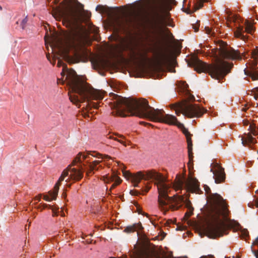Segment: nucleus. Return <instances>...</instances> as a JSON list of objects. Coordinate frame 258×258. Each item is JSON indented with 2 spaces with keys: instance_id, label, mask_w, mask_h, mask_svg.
Returning <instances> with one entry per match:
<instances>
[{
  "instance_id": "obj_15",
  "label": "nucleus",
  "mask_w": 258,
  "mask_h": 258,
  "mask_svg": "<svg viewBox=\"0 0 258 258\" xmlns=\"http://www.w3.org/2000/svg\"><path fill=\"white\" fill-rule=\"evenodd\" d=\"M211 171L214 174L215 181L216 183L223 182L225 180V173L224 169L218 163H215L213 164V168L211 169Z\"/></svg>"
},
{
  "instance_id": "obj_31",
  "label": "nucleus",
  "mask_w": 258,
  "mask_h": 258,
  "mask_svg": "<svg viewBox=\"0 0 258 258\" xmlns=\"http://www.w3.org/2000/svg\"><path fill=\"white\" fill-rule=\"evenodd\" d=\"M150 188H151V186L150 185H146L145 189H144L145 192H147L150 190Z\"/></svg>"
},
{
  "instance_id": "obj_51",
  "label": "nucleus",
  "mask_w": 258,
  "mask_h": 258,
  "mask_svg": "<svg viewBox=\"0 0 258 258\" xmlns=\"http://www.w3.org/2000/svg\"><path fill=\"white\" fill-rule=\"evenodd\" d=\"M83 29H84V28L83 26H82L81 28V30H83Z\"/></svg>"
},
{
  "instance_id": "obj_52",
  "label": "nucleus",
  "mask_w": 258,
  "mask_h": 258,
  "mask_svg": "<svg viewBox=\"0 0 258 258\" xmlns=\"http://www.w3.org/2000/svg\"><path fill=\"white\" fill-rule=\"evenodd\" d=\"M53 16H54V18H55L56 19V16H55V14H53Z\"/></svg>"
},
{
  "instance_id": "obj_53",
  "label": "nucleus",
  "mask_w": 258,
  "mask_h": 258,
  "mask_svg": "<svg viewBox=\"0 0 258 258\" xmlns=\"http://www.w3.org/2000/svg\"><path fill=\"white\" fill-rule=\"evenodd\" d=\"M64 77H65V76H64V77H63V76H62V77L63 78H62V82H64V80H63V78H64Z\"/></svg>"
},
{
  "instance_id": "obj_39",
  "label": "nucleus",
  "mask_w": 258,
  "mask_h": 258,
  "mask_svg": "<svg viewBox=\"0 0 258 258\" xmlns=\"http://www.w3.org/2000/svg\"><path fill=\"white\" fill-rule=\"evenodd\" d=\"M62 197L66 199V197H67V194H66V190L64 189L63 190V193L62 194Z\"/></svg>"
},
{
  "instance_id": "obj_21",
  "label": "nucleus",
  "mask_w": 258,
  "mask_h": 258,
  "mask_svg": "<svg viewBox=\"0 0 258 258\" xmlns=\"http://www.w3.org/2000/svg\"><path fill=\"white\" fill-rule=\"evenodd\" d=\"M244 72L245 75L250 76L252 80H255L258 79V71L256 70L254 68L250 70H244Z\"/></svg>"
},
{
  "instance_id": "obj_13",
  "label": "nucleus",
  "mask_w": 258,
  "mask_h": 258,
  "mask_svg": "<svg viewBox=\"0 0 258 258\" xmlns=\"http://www.w3.org/2000/svg\"><path fill=\"white\" fill-rule=\"evenodd\" d=\"M130 23L127 18H122L117 14L112 16L109 22L110 26L116 30L125 27Z\"/></svg>"
},
{
  "instance_id": "obj_56",
  "label": "nucleus",
  "mask_w": 258,
  "mask_h": 258,
  "mask_svg": "<svg viewBox=\"0 0 258 258\" xmlns=\"http://www.w3.org/2000/svg\"><path fill=\"white\" fill-rule=\"evenodd\" d=\"M169 26H172L171 25L168 24Z\"/></svg>"
},
{
  "instance_id": "obj_1",
  "label": "nucleus",
  "mask_w": 258,
  "mask_h": 258,
  "mask_svg": "<svg viewBox=\"0 0 258 258\" xmlns=\"http://www.w3.org/2000/svg\"><path fill=\"white\" fill-rule=\"evenodd\" d=\"M113 101L109 103L113 115L125 117L130 115L145 118L151 121L175 125L178 127H184L176 117L172 115L165 114L163 109H155L151 107L148 101L145 99L134 100L123 98L114 93L110 94Z\"/></svg>"
},
{
  "instance_id": "obj_57",
  "label": "nucleus",
  "mask_w": 258,
  "mask_h": 258,
  "mask_svg": "<svg viewBox=\"0 0 258 258\" xmlns=\"http://www.w3.org/2000/svg\"><path fill=\"white\" fill-rule=\"evenodd\" d=\"M225 258H230V257H225Z\"/></svg>"
},
{
  "instance_id": "obj_47",
  "label": "nucleus",
  "mask_w": 258,
  "mask_h": 258,
  "mask_svg": "<svg viewBox=\"0 0 258 258\" xmlns=\"http://www.w3.org/2000/svg\"><path fill=\"white\" fill-rule=\"evenodd\" d=\"M104 157L105 158H106L107 159L110 158V157L109 156H108V155H105Z\"/></svg>"
},
{
  "instance_id": "obj_44",
  "label": "nucleus",
  "mask_w": 258,
  "mask_h": 258,
  "mask_svg": "<svg viewBox=\"0 0 258 258\" xmlns=\"http://www.w3.org/2000/svg\"><path fill=\"white\" fill-rule=\"evenodd\" d=\"M254 92H258V87H256L253 89Z\"/></svg>"
},
{
  "instance_id": "obj_3",
  "label": "nucleus",
  "mask_w": 258,
  "mask_h": 258,
  "mask_svg": "<svg viewBox=\"0 0 258 258\" xmlns=\"http://www.w3.org/2000/svg\"><path fill=\"white\" fill-rule=\"evenodd\" d=\"M122 173L124 177L126 179L130 180L134 183V186L136 187H139V183L142 179L155 180L156 181L155 184L157 185L159 193L158 200L159 207L163 212L164 215L169 210L172 211L178 210L184 202L186 203V207L189 210V212L185 213V216L188 218L192 214L194 208L191 207L189 200H185L183 196H174L173 197H169L167 195L168 189L170 186L165 183L166 179L162 174L153 170L147 171L145 173L139 171L133 174L128 171L123 170Z\"/></svg>"
},
{
  "instance_id": "obj_12",
  "label": "nucleus",
  "mask_w": 258,
  "mask_h": 258,
  "mask_svg": "<svg viewBox=\"0 0 258 258\" xmlns=\"http://www.w3.org/2000/svg\"><path fill=\"white\" fill-rule=\"evenodd\" d=\"M59 15L63 17L69 25L76 26L80 20V15L72 8L65 11L59 10Z\"/></svg>"
},
{
  "instance_id": "obj_28",
  "label": "nucleus",
  "mask_w": 258,
  "mask_h": 258,
  "mask_svg": "<svg viewBox=\"0 0 258 258\" xmlns=\"http://www.w3.org/2000/svg\"><path fill=\"white\" fill-rule=\"evenodd\" d=\"M27 22H28V18H27V17H26L25 18H24L22 21L21 25L22 29H24V28H25V27L26 26V24H27Z\"/></svg>"
},
{
  "instance_id": "obj_6",
  "label": "nucleus",
  "mask_w": 258,
  "mask_h": 258,
  "mask_svg": "<svg viewBox=\"0 0 258 258\" xmlns=\"http://www.w3.org/2000/svg\"><path fill=\"white\" fill-rule=\"evenodd\" d=\"M92 157L103 158L102 155L95 152H88L87 153H79L74 159L72 163L64 169L57 182L55 183L53 191H49V195L52 197V200H56L59 187L61 182L64 180V178L69 175L68 179H71L74 180H80L83 177V173L86 170V175L90 176L94 173V170H98L101 166L99 164L100 161L94 160L91 161Z\"/></svg>"
},
{
  "instance_id": "obj_48",
  "label": "nucleus",
  "mask_w": 258,
  "mask_h": 258,
  "mask_svg": "<svg viewBox=\"0 0 258 258\" xmlns=\"http://www.w3.org/2000/svg\"><path fill=\"white\" fill-rule=\"evenodd\" d=\"M47 59H48L49 61H50V59H49V56L48 55H47Z\"/></svg>"
},
{
  "instance_id": "obj_45",
  "label": "nucleus",
  "mask_w": 258,
  "mask_h": 258,
  "mask_svg": "<svg viewBox=\"0 0 258 258\" xmlns=\"http://www.w3.org/2000/svg\"><path fill=\"white\" fill-rule=\"evenodd\" d=\"M248 108H246V106H245L244 107H243L242 109V110L243 111H245Z\"/></svg>"
},
{
  "instance_id": "obj_36",
  "label": "nucleus",
  "mask_w": 258,
  "mask_h": 258,
  "mask_svg": "<svg viewBox=\"0 0 258 258\" xmlns=\"http://www.w3.org/2000/svg\"><path fill=\"white\" fill-rule=\"evenodd\" d=\"M41 195H38L37 196H36L35 197V200H37L38 201H40V199H41Z\"/></svg>"
},
{
  "instance_id": "obj_27",
  "label": "nucleus",
  "mask_w": 258,
  "mask_h": 258,
  "mask_svg": "<svg viewBox=\"0 0 258 258\" xmlns=\"http://www.w3.org/2000/svg\"><path fill=\"white\" fill-rule=\"evenodd\" d=\"M240 236L243 238H246L248 236V232L246 229L242 230L240 232Z\"/></svg>"
},
{
  "instance_id": "obj_22",
  "label": "nucleus",
  "mask_w": 258,
  "mask_h": 258,
  "mask_svg": "<svg viewBox=\"0 0 258 258\" xmlns=\"http://www.w3.org/2000/svg\"><path fill=\"white\" fill-rule=\"evenodd\" d=\"M244 25L245 28H244V32L252 34L254 32V28L253 25L248 20L245 21Z\"/></svg>"
},
{
  "instance_id": "obj_55",
  "label": "nucleus",
  "mask_w": 258,
  "mask_h": 258,
  "mask_svg": "<svg viewBox=\"0 0 258 258\" xmlns=\"http://www.w3.org/2000/svg\"><path fill=\"white\" fill-rule=\"evenodd\" d=\"M0 10H2V7L0 6Z\"/></svg>"
},
{
  "instance_id": "obj_18",
  "label": "nucleus",
  "mask_w": 258,
  "mask_h": 258,
  "mask_svg": "<svg viewBox=\"0 0 258 258\" xmlns=\"http://www.w3.org/2000/svg\"><path fill=\"white\" fill-rule=\"evenodd\" d=\"M143 229V228L141 225V223L140 222L138 223L134 224L132 225L126 226L125 228L124 231L127 233H130L134 232L135 231H137V234L138 235H139L140 232H142Z\"/></svg>"
},
{
  "instance_id": "obj_7",
  "label": "nucleus",
  "mask_w": 258,
  "mask_h": 258,
  "mask_svg": "<svg viewBox=\"0 0 258 258\" xmlns=\"http://www.w3.org/2000/svg\"><path fill=\"white\" fill-rule=\"evenodd\" d=\"M51 39V47L56 48L69 63H78L83 60L84 40L81 31L74 30L63 38L54 36Z\"/></svg>"
},
{
  "instance_id": "obj_41",
  "label": "nucleus",
  "mask_w": 258,
  "mask_h": 258,
  "mask_svg": "<svg viewBox=\"0 0 258 258\" xmlns=\"http://www.w3.org/2000/svg\"><path fill=\"white\" fill-rule=\"evenodd\" d=\"M98 31H99V30H98V29L97 28H95L94 30H93V32L95 34H97Z\"/></svg>"
},
{
  "instance_id": "obj_43",
  "label": "nucleus",
  "mask_w": 258,
  "mask_h": 258,
  "mask_svg": "<svg viewBox=\"0 0 258 258\" xmlns=\"http://www.w3.org/2000/svg\"><path fill=\"white\" fill-rule=\"evenodd\" d=\"M189 100H194L195 99V97H194V96L190 95H189Z\"/></svg>"
},
{
  "instance_id": "obj_29",
  "label": "nucleus",
  "mask_w": 258,
  "mask_h": 258,
  "mask_svg": "<svg viewBox=\"0 0 258 258\" xmlns=\"http://www.w3.org/2000/svg\"><path fill=\"white\" fill-rule=\"evenodd\" d=\"M251 55L254 59L258 57V49L253 50L251 52Z\"/></svg>"
},
{
  "instance_id": "obj_17",
  "label": "nucleus",
  "mask_w": 258,
  "mask_h": 258,
  "mask_svg": "<svg viewBox=\"0 0 258 258\" xmlns=\"http://www.w3.org/2000/svg\"><path fill=\"white\" fill-rule=\"evenodd\" d=\"M183 132L186 137V140H187V142L188 158H189V161L191 162L193 160L194 156H193V153L192 152V144L191 139L190 137V134L188 132V131L186 130L185 128H184V130H183Z\"/></svg>"
},
{
  "instance_id": "obj_46",
  "label": "nucleus",
  "mask_w": 258,
  "mask_h": 258,
  "mask_svg": "<svg viewBox=\"0 0 258 258\" xmlns=\"http://www.w3.org/2000/svg\"><path fill=\"white\" fill-rule=\"evenodd\" d=\"M257 98H258V95H255L254 96V98L255 100H257Z\"/></svg>"
},
{
  "instance_id": "obj_20",
  "label": "nucleus",
  "mask_w": 258,
  "mask_h": 258,
  "mask_svg": "<svg viewBox=\"0 0 258 258\" xmlns=\"http://www.w3.org/2000/svg\"><path fill=\"white\" fill-rule=\"evenodd\" d=\"M244 27L243 26H239L235 32L234 35L236 37L239 38L242 40L245 41L247 39V37L244 35Z\"/></svg>"
},
{
  "instance_id": "obj_24",
  "label": "nucleus",
  "mask_w": 258,
  "mask_h": 258,
  "mask_svg": "<svg viewBox=\"0 0 258 258\" xmlns=\"http://www.w3.org/2000/svg\"><path fill=\"white\" fill-rule=\"evenodd\" d=\"M178 85L183 92L188 93V85L185 82L180 81L178 83Z\"/></svg>"
},
{
  "instance_id": "obj_25",
  "label": "nucleus",
  "mask_w": 258,
  "mask_h": 258,
  "mask_svg": "<svg viewBox=\"0 0 258 258\" xmlns=\"http://www.w3.org/2000/svg\"><path fill=\"white\" fill-rule=\"evenodd\" d=\"M96 10L97 11H100V12H105V11H107V10H108L107 12L109 13L110 15H111L112 13H113L112 12H111V8H109L108 7H105L101 5H98L96 8Z\"/></svg>"
},
{
  "instance_id": "obj_37",
  "label": "nucleus",
  "mask_w": 258,
  "mask_h": 258,
  "mask_svg": "<svg viewBox=\"0 0 258 258\" xmlns=\"http://www.w3.org/2000/svg\"><path fill=\"white\" fill-rule=\"evenodd\" d=\"M130 192L132 195H135L137 194L139 192L137 190H131Z\"/></svg>"
},
{
  "instance_id": "obj_32",
  "label": "nucleus",
  "mask_w": 258,
  "mask_h": 258,
  "mask_svg": "<svg viewBox=\"0 0 258 258\" xmlns=\"http://www.w3.org/2000/svg\"><path fill=\"white\" fill-rule=\"evenodd\" d=\"M43 199L45 201H47V202H49L51 201V199L49 198V197L46 195L44 196Z\"/></svg>"
},
{
  "instance_id": "obj_50",
  "label": "nucleus",
  "mask_w": 258,
  "mask_h": 258,
  "mask_svg": "<svg viewBox=\"0 0 258 258\" xmlns=\"http://www.w3.org/2000/svg\"><path fill=\"white\" fill-rule=\"evenodd\" d=\"M138 212L139 214H141V212L140 211V210L138 209Z\"/></svg>"
},
{
  "instance_id": "obj_58",
  "label": "nucleus",
  "mask_w": 258,
  "mask_h": 258,
  "mask_svg": "<svg viewBox=\"0 0 258 258\" xmlns=\"http://www.w3.org/2000/svg\"><path fill=\"white\" fill-rule=\"evenodd\" d=\"M184 2H185V0H183V3H184Z\"/></svg>"
},
{
  "instance_id": "obj_33",
  "label": "nucleus",
  "mask_w": 258,
  "mask_h": 258,
  "mask_svg": "<svg viewBox=\"0 0 258 258\" xmlns=\"http://www.w3.org/2000/svg\"><path fill=\"white\" fill-rule=\"evenodd\" d=\"M214 256L212 255H204L202 256L200 258H213Z\"/></svg>"
},
{
  "instance_id": "obj_11",
  "label": "nucleus",
  "mask_w": 258,
  "mask_h": 258,
  "mask_svg": "<svg viewBox=\"0 0 258 258\" xmlns=\"http://www.w3.org/2000/svg\"><path fill=\"white\" fill-rule=\"evenodd\" d=\"M219 48H217L218 55L223 59H241V56L239 51L229 47L227 44L222 41L219 44Z\"/></svg>"
},
{
  "instance_id": "obj_54",
  "label": "nucleus",
  "mask_w": 258,
  "mask_h": 258,
  "mask_svg": "<svg viewBox=\"0 0 258 258\" xmlns=\"http://www.w3.org/2000/svg\"><path fill=\"white\" fill-rule=\"evenodd\" d=\"M258 106V103H256V107Z\"/></svg>"
},
{
  "instance_id": "obj_49",
  "label": "nucleus",
  "mask_w": 258,
  "mask_h": 258,
  "mask_svg": "<svg viewBox=\"0 0 258 258\" xmlns=\"http://www.w3.org/2000/svg\"><path fill=\"white\" fill-rule=\"evenodd\" d=\"M248 125V122H245L244 123V125Z\"/></svg>"
},
{
  "instance_id": "obj_23",
  "label": "nucleus",
  "mask_w": 258,
  "mask_h": 258,
  "mask_svg": "<svg viewBox=\"0 0 258 258\" xmlns=\"http://www.w3.org/2000/svg\"><path fill=\"white\" fill-rule=\"evenodd\" d=\"M116 136L118 137L120 139H117L116 138L114 137L113 135H108V138L113 139L114 140L117 141V142L120 143L122 145H123L124 146H126V144L125 142L123 141V140L125 139V137L122 135H119L118 134H114Z\"/></svg>"
},
{
  "instance_id": "obj_30",
  "label": "nucleus",
  "mask_w": 258,
  "mask_h": 258,
  "mask_svg": "<svg viewBox=\"0 0 258 258\" xmlns=\"http://www.w3.org/2000/svg\"><path fill=\"white\" fill-rule=\"evenodd\" d=\"M167 60V57L166 56L164 55L163 56V58H162V60H161L160 63L161 64H164L166 62Z\"/></svg>"
},
{
  "instance_id": "obj_59",
  "label": "nucleus",
  "mask_w": 258,
  "mask_h": 258,
  "mask_svg": "<svg viewBox=\"0 0 258 258\" xmlns=\"http://www.w3.org/2000/svg\"><path fill=\"white\" fill-rule=\"evenodd\" d=\"M258 1V0H257Z\"/></svg>"
},
{
  "instance_id": "obj_9",
  "label": "nucleus",
  "mask_w": 258,
  "mask_h": 258,
  "mask_svg": "<svg viewBox=\"0 0 258 258\" xmlns=\"http://www.w3.org/2000/svg\"><path fill=\"white\" fill-rule=\"evenodd\" d=\"M171 109L175 110L177 115L179 116L182 113L188 118L200 117L207 111L206 109L198 104L187 102L173 104Z\"/></svg>"
},
{
  "instance_id": "obj_42",
  "label": "nucleus",
  "mask_w": 258,
  "mask_h": 258,
  "mask_svg": "<svg viewBox=\"0 0 258 258\" xmlns=\"http://www.w3.org/2000/svg\"><path fill=\"white\" fill-rule=\"evenodd\" d=\"M206 31H207V33H208V34H210L211 33V29L209 28H206Z\"/></svg>"
},
{
  "instance_id": "obj_40",
  "label": "nucleus",
  "mask_w": 258,
  "mask_h": 258,
  "mask_svg": "<svg viewBox=\"0 0 258 258\" xmlns=\"http://www.w3.org/2000/svg\"><path fill=\"white\" fill-rule=\"evenodd\" d=\"M192 28L195 29L196 32H197L199 30V27L198 26L193 25Z\"/></svg>"
},
{
  "instance_id": "obj_8",
  "label": "nucleus",
  "mask_w": 258,
  "mask_h": 258,
  "mask_svg": "<svg viewBox=\"0 0 258 258\" xmlns=\"http://www.w3.org/2000/svg\"><path fill=\"white\" fill-rule=\"evenodd\" d=\"M216 61L214 63L208 64L197 57H192L188 62V65L194 68L198 73H208L212 78L216 80L223 79L230 72L233 64H230L216 54Z\"/></svg>"
},
{
  "instance_id": "obj_16",
  "label": "nucleus",
  "mask_w": 258,
  "mask_h": 258,
  "mask_svg": "<svg viewBox=\"0 0 258 258\" xmlns=\"http://www.w3.org/2000/svg\"><path fill=\"white\" fill-rule=\"evenodd\" d=\"M103 180L107 183L115 181L114 183L112 184L110 190L114 188L117 185L119 184L121 182V179L115 174H107L102 177ZM110 190H109L110 191Z\"/></svg>"
},
{
  "instance_id": "obj_4",
  "label": "nucleus",
  "mask_w": 258,
  "mask_h": 258,
  "mask_svg": "<svg viewBox=\"0 0 258 258\" xmlns=\"http://www.w3.org/2000/svg\"><path fill=\"white\" fill-rule=\"evenodd\" d=\"M57 67H62L61 75L65 77V81L72 90V92L78 95H70V99L74 104L83 103L87 101L86 112H84V117H89V113L91 109H98L100 100L103 98L102 93L99 90H96L89 85L84 83L80 79L76 72L73 70H69L62 60H58Z\"/></svg>"
},
{
  "instance_id": "obj_14",
  "label": "nucleus",
  "mask_w": 258,
  "mask_h": 258,
  "mask_svg": "<svg viewBox=\"0 0 258 258\" xmlns=\"http://www.w3.org/2000/svg\"><path fill=\"white\" fill-rule=\"evenodd\" d=\"M248 130L250 131V133L244 134L245 136L241 138V143L244 146L250 147L251 145H253L256 143L255 139L252 137V135L256 136L258 135V132L256 130L255 126H253L252 125H250Z\"/></svg>"
},
{
  "instance_id": "obj_35",
  "label": "nucleus",
  "mask_w": 258,
  "mask_h": 258,
  "mask_svg": "<svg viewBox=\"0 0 258 258\" xmlns=\"http://www.w3.org/2000/svg\"><path fill=\"white\" fill-rule=\"evenodd\" d=\"M157 258H173V257L164 255H163L161 256H159Z\"/></svg>"
},
{
  "instance_id": "obj_2",
  "label": "nucleus",
  "mask_w": 258,
  "mask_h": 258,
  "mask_svg": "<svg viewBox=\"0 0 258 258\" xmlns=\"http://www.w3.org/2000/svg\"><path fill=\"white\" fill-rule=\"evenodd\" d=\"M122 173L124 177L126 179L130 180L134 183V186L136 187H139V183L142 179L155 180L156 181L155 184L157 185L159 193L158 200L159 207L163 212L164 215L169 210L172 211L178 210L184 202L186 203V207L189 210V212L185 213V216L188 218L192 214L194 208L191 207L189 200H185L183 196H174L173 197H169L167 195L168 189L170 186L165 183L166 179L162 174L153 170L147 171L145 173L139 171L133 174L128 171L123 170Z\"/></svg>"
},
{
  "instance_id": "obj_5",
  "label": "nucleus",
  "mask_w": 258,
  "mask_h": 258,
  "mask_svg": "<svg viewBox=\"0 0 258 258\" xmlns=\"http://www.w3.org/2000/svg\"><path fill=\"white\" fill-rule=\"evenodd\" d=\"M204 189L211 203L210 213L211 221L204 227L205 234L210 238H216L227 234V230L232 226L231 221L227 218L229 211L227 204L219 194H211L210 187L204 185Z\"/></svg>"
},
{
  "instance_id": "obj_26",
  "label": "nucleus",
  "mask_w": 258,
  "mask_h": 258,
  "mask_svg": "<svg viewBox=\"0 0 258 258\" xmlns=\"http://www.w3.org/2000/svg\"><path fill=\"white\" fill-rule=\"evenodd\" d=\"M208 0H197L195 4L196 10H198L203 6V3L207 2Z\"/></svg>"
},
{
  "instance_id": "obj_34",
  "label": "nucleus",
  "mask_w": 258,
  "mask_h": 258,
  "mask_svg": "<svg viewBox=\"0 0 258 258\" xmlns=\"http://www.w3.org/2000/svg\"><path fill=\"white\" fill-rule=\"evenodd\" d=\"M42 207H43V208H42V210H43V209H45V208H47V207H48L49 208H51V206H50V205H47V204H43L42 205Z\"/></svg>"
},
{
  "instance_id": "obj_19",
  "label": "nucleus",
  "mask_w": 258,
  "mask_h": 258,
  "mask_svg": "<svg viewBox=\"0 0 258 258\" xmlns=\"http://www.w3.org/2000/svg\"><path fill=\"white\" fill-rule=\"evenodd\" d=\"M166 25L165 22L162 17L158 16V19L154 22L153 27L156 33L161 32L162 27Z\"/></svg>"
},
{
  "instance_id": "obj_10",
  "label": "nucleus",
  "mask_w": 258,
  "mask_h": 258,
  "mask_svg": "<svg viewBox=\"0 0 258 258\" xmlns=\"http://www.w3.org/2000/svg\"><path fill=\"white\" fill-rule=\"evenodd\" d=\"M175 190L184 188L186 192L200 194L199 182L196 179L186 178L180 175H176L175 182L173 185Z\"/></svg>"
},
{
  "instance_id": "obj_38",
  "label": "nucleus",
  "mask_w": 258,
  "mask_h": 258,
  "mask_svg": "<svg viewBox=\"0 0 258 258\" xmlns=\"http://www.w3.org/2000/svg\"><path fill=\"white\" fill-rule=\"evenodd\" d=\"M76 3L79 5L80 7H81V9H82V10H83V5H82L81 4H80L79 2H78L77 0H76L75 1Z\"/></svg>"
}]
</instances>
